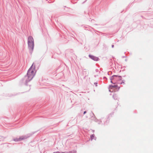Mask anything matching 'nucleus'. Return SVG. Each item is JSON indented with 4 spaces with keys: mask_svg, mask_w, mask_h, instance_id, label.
Returning <instances> with one entry per match:
<instances>
[{
    "mask_svg": "<svg viewBox=\"0 0 153 153\" xmlns=\"http://www.w3.org/2000/svg\"><path fill=\"white\" fill-rule=\"evenodd\" d=\"M33 66V64L32 65L28 70L27 75H26L20 81V83L22 84L27 85L28 82L30 81L35 75V66Z\"/></svg>",
    "mask_w": 153,
    "mask_h": 153,
    "instance_id": "1",
    "label": "nucleus"
},
{
    "mask_svg": "<svg viewBox=\"0 0 153 153\" xmlns=\"http://www.w3.org/2000/svg\"><path fill=\"white\" fill-rule=\"evenodd\" d=\"M28 47L30 54H32L34 49V42L33 37L29 36L27 39Z\"/></svg>",
    "mask_w": 153,
    "mask_h": 153,
    "instance_id": "2",
    "label": "nucleus"
},
{
    "mask_svg": "<svg viewBox=\"0 0 153 153\" xmlns=\"http://www.w3.org/2000/svg\"><path fill=\"white\" fill-rule=\"evenodd\" d=\"M121 79L122 77L121 76H118L116 75H113L110 78L111 82L114 84L117 83L118 81L121 80Z\"/></svg>",
    "mask_w": 153,
    "mask_h": 153,
    "instance_id": "3",
    "label": "nucleus"
},
{
    "mask_svg": "<svg viewBox=\"0 0 153 153\" xmlns=\"http://www.w3.org/2000/svg\"><path fill=\"white\" fill-rule=\"evenodd\" d=\"M30 133L26 135L22 136L21 137H20L19 138H16L13 139V140L15 141H20L22 140H23L24 139H26L30 137L33 134Z\"/></svg>",
    "mask_w": 153,
    "mask_h": 153,
    "instance_id": "4",
    "label": "nucleus"
},
{
    "mask_svg": "<svg viewBox=\"0 0 153 153\" xmlns=\"http://www.w3.org/2000/svg\"><path fill=\"white\" fill-rule=\"evenodd\" d=\"M89 57L90 58L94 61H98L99 60V59L98 57L94 56L93 55L89 54Z\"/></svg>",
    "mask_w": 153,
    "mask_h": 153,
    "instance_id": "5",
    "label": "nucleus"
},
{
    "mask_svg": "<svg viewBox=\"0 0 153 153\" xmlns=\"http://www.w3.org/2000/svg\"><path fill=\"white\" fill-rule=\"evenodd\" d=\"M110 87V89H113L114 88H116L117 87V85H111L109 86Z\"/></svg>",
    "mask_w": 153,
    "mask_h": 153,
    "instance_id": "6",
    "label": "nucleus"
},
{
    "mask_svg": "<svg viewBox=\"0 0 153 153\" xmlns=\"http://www.w3.org/2000/svg\"><path fill=\"white\" fill-rule=\"evenodd\" d=\"M94 121L97 123L98 124H100L101 123V121L100 120L96 119H95Z\"/></svg>",
    "mask_w": 153,
    "mask_h": 153,
    "instance_id": "7",
    "label": "nucleus"
},
{
    "mask_svg": "<svg viewBox=\"0 0 153 153\" xmlns=\"http://www.w3.org/2000/svg\"><path fill=\"white\" fill-rule=\"evenodd\" d=\"M113 98L115 100L117 99V95H116V94H114L113 95Z\"/></svg>",
    "mask_w": 153,
    "mask_h": 153,
    "instance_id": "8",
    "label": "nucleus"
},
{
    "mask_svg": "<svg viewBox=\"0 0 153 153\" xmlns=\"http://www.w3.org/2000/svg\"><path fill=\"white\" fill-rule=\"evenodd\" d=\"M67 153H76V151H69Z\"/></svg>",
    "mask_w": 153,
    "mask_h": 153,
    "instance_id": "9",
    "label": "nucleus"
},
{
    "mask_svg": "<svg viewBox=\"0 0 153 153\" xmlns=\"http://www.w3.org/2000/svg\"><path fill=\"white\" fill-rule=\"evenodd\" d=\"M94 134H92L91 135V140H92V139H93V137H94Z\"/></svg>",
    "mask_w": 153,
    "mask_h": 153,
    "instance_id": "10",
    "label": "nucleus"
},
{
    "mask_svg": "<svg viewBox=\"0 0 153 153\" xmlns=\"http://www.w3.org/2000/svg\"><path fill=\"white\" fill-rule=\"evenodd\" d=\"M125 82L124 80H123L120 83V84H122V83H124Z\"/></svg>",
    "mask_w": 153,
    "mask_h": 153,
    "instance_id": "11",
    "label": "nucleus"
},
{
    "mask_svg": "<svg viewBox=\"0 0 153 153\" xmlns=\"http://www.w3.org/2000/svg\"><path fill=\"white\" fill-rule=\"evenodd\" d=\"M94 84L96 86H97V82H95L94 83Z\"/></svg>",
    "mask_w": 153,
    "mask_h": 153,
    "instance_id": "12",
    "label": "nucleus"
},
{
    "mask_svg": "<svg viewBox=\"0 0 153 153\" xmlns=\"http://www.w3.org/2000/svg\"><path fill=\"white\" fill-rule=\"evenodd\" d=\"M53 153H60V152L59 151L54 152Z\"/></svg>",
    "mask_w": 153,
    "mask_h": 153,
    "instance_id": "13",
    "label": "nucleus"
},
{
    "mask_svg": "<svg viewBox=\"0 0 153 153\" xmlns=\"http://www.w3.org/2000/svg\"><path fill=\"white\" fill-rule=\"evenodd\" d=\"M86 111H84L83 112V114H85L86 113Z\"/></svg>",
    "mask_w": 153,
    "mask_h": 153,
    "instance_id": "14",
    "label": "nucleus"
},
{
    "mask_svg": "<svg viewBox=\"0 0 153 153\" xmlns=\"http://www.w3.org/2000/svg\"><path fill=\"white\" fill-rule=\"evenodd\" d=\"M114 45H111V47H112V48H113L114 47Z\"/></svg>",
    "mask_w": 153,
    "mask_h": 153,
    "instance_id": "15",
    "label": "nucleus"
},
{
    "mask_svg": "<svg viewBox=\"0 0 153 153\" xmlns=\"http://www.w3.org/2000/svg\"><path fill=\"white\" fill-rule=\"evenodd\" d=\"M120 88V87H118V90Z\"/></svg>",
    "mask_w": 153,
    "mask_h": 153,
    "instance_id": "16",
    "label": "nucleus"
},
{
    "mask_svg": "<svg viewBox=\"0 0 153 153\" xmlns=\"http://www.w3.org/2000/svg\"><path fill=\"white\" fill-rule=\"evenodd\" d=\"M104 78H105V79H107V78L106 77H104Z\"/></svg>",
    "mask_w": 153,
    "mask_h": 153,
    "instance_id": "17",
    "label": "nucleus"
},
{
    "mask_svg": "<svg viewBox=\"0 0 153 153\" xmlns=\"http://www.w3.org/2000/svg\"><path fill=\"white\" fill-rule=\"evenodd\" d=\"M61 153H65V152H62Z\"/></svg>",
    "mask_w": 153,
    "mask_h": 153,
    "instance_id": "18",
    "label": "nucleus"
},
{
    "mask_svg": "<svg viewBox=\"0 0 153 153\" xmlns=\"http://www.w3.org/2000/svg\"><path fill=\"white\" fill-rule=\"evenodd\" d=\"M97 70H97V69H96V71H97Z\"/></svg>",
    "mask_w": 153,
    "mask_h": 153,
    "instance_id": "19",
    "label": "nucleus"
},
{
    "mask_svg": "<svg viewBox=\"0 0 153 153\" xmlns=\"http://www.w3.org/2000/svg\"><path fill=\"white\" fill-rule=\"evenodd\" d=\"M94 77H96V75H95V76H94Z\"/></svg>",
    "mask_w": 153,
    "mask_h": 153,
    "instance_id": "20",
    "label": "nucleus"
}]
</instances>
